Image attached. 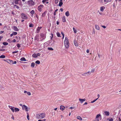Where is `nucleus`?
Segmentation results:
<instances>
[{"instance_id": "nucleus-38", "label": "nucleus", "mask_w": 121, "mask_h": 121, "mask_svg": "<svg viewBox=\"0 0 121 121\" xmlns=\"http://www.w3.org/2000/svg\"><path fill=\"white\" fill-rule=\"evenodd\" d=\"M45 15V12H44L42 14V16L43 17H44Z\"/></svg>"}, {"instance_id": "nucleus-19", "label": "nucleus", "mask_w": 121, "mask_h": 121, "mask_svg": "<svg viewBox=\"0 0 121 121\" xmlns=\"http://www.w3.org/2000/svg\"><path fill=\"white\" fill-rule=\"evenodd\" d=\"M65 15L67 16H69V12L68 11H66L65 13Z\"/></svg>"}, {"instance_id": "nucleus-49", "label": "nucleus", "mask_w": 121, "mask_h": 121, "mask_svg": "<svg viewBox=\"0 0 121 121\" xmlns=\"http://www.w3.org/2000/svg\"><path fill=\"white\" fill-rule=\"evenodd\" d=\"M82 74V75L83 76H87V75H86V73H83V74Z\"/></svg>"}, {"instance_id": "nucleus-6", "label": "nucleus", "mask_w": 121, "mask_h": 121, "mask_svg": "<svg viewBox=\"0 0 121 121\" xmlns=\"http://www.w3.org/2000/svg\"><path fill=\"white\" fill-rule=\"evenodd\" d=\"M22 108L23 109H25L26 111H28L29 110V109L28 107L25 105H23Z\"/></svg>"}, {"instance_id": "nucleus-64", "label": "nucleus", "mask_w": 121, "mask_h": 121, "mask_svg": "<svg viewBox=\"0 0 121 121\" xmlns=\"http://www.w3.org/2000/svg\"><path fill=\"white\" fill-rule=\"evenodd\" d=\"M60 10L62 12L63 11V9L62 8H61L60 9Z\"/></svg>"}, {"instance_id": "nucleus-45", "label": "nucleus", "mask_w": 121, "mask_h": 121, "mask_svg": "<svg viewBox=\"0 0 121 121\" xmlns=\"http://www.w3.org/2000/svg\"><path fill=\"white\" fill-rule=\"evenodd\" d=\"M48 0H43L42 1V2L43 3H44L45 2L48 1Z\"/></svg>"}, {"instance_id": "nucleus-12", "label": "nucleus", "mask_w": 121, "mask_h": 121, "mask_svg": "<svg viewBox=\"0 0 121 121\" xmlns=\"http://www.w3.org/2000/svg\"><path fill=\"white\" fill-rule=\"evenodd\" d=\"M63 4V3L62 2V0H60L59 3V5L60 6V7L62 6Z\"/></svg>"}, {"instance_id": "nucleus-37", "label": "nucleus", "mask_w": 121, "mask_h": 121, "mask_svg": "<svg viewBox=\"0 0 121 121\" xmlns=\"http://www.w3.org/2000/svg\"><path fill=\"white\" fill-rule=\"evenodd\" d=\"M73 30L74 32L75 33H76L77 32L76 30H75L74 27L73 28Z\"/></svg>"}, {"instance_id": "nucleus-51", "label": "nucleus", "mask_w": 121, "mask_h": 121, "mask_svg": "<svg viewBox=\"0 0 121 121\" xmlns=\"http://www.w3.org/2000/svg\"><path fill=\"white\" fill-rule=\"evenodd\" d=\"M59 0H55V3L57 4L58 3Z\"/></svg>"}, {"instance_id": "nucleus-22", "label": "nucleus", "mask_w": 121, "mask_h": 121, "mask_svg": "<svg viewBox=\"0 0 121 121\" xmlns=\"http://www.w3.org/2000/svg\"><path fill=\"white\" fill-rule=\"evenodd\" d=\"M95 28L97 30H99L100 28H99V26L97 25H95Z\"/></svg>"}, {"instance_id": "nucleus-34", "label": "nucleus", "mask_w": 121, "mask_h": 121, "mask_svg": "<svg viewBox=\"0 0 121 121\" xmlns=\"http://www.w3.org/2000/svg\"><path fill=\"white\" fill-rule=\"evenodd\" d=\"M48 49L49 50H53V49L52 48H48Z\"/></svg>"}, {"instance_id": "nucleus-11", "label": "nucleus", "mask_w": 121, "mask_h": 121, "mask_svg": "<svg viewBox=\"0 0 121 121\" xmlns=\"http://www.w3.org/2000/svg\"><path fill=\"white\" fill-rule=\"evenodd\" d=\"M12 28L15 31H18L19 30V29L15 26H13Z\"/></svg>"}, {"instance_id": "nucleus-21", "label": "nucleus", "mask_w": 121, "mask_h": 121, "mask_svg": "<svg viewBox=\"0 0 121 121\" xmlns=\"http://www.w3.org/2000/svg\"><path fill=\"white\" fill-rule=\"evenodd\" d=\"M62 21L63 22H65V16L63 17L62 18Z\"/></svg>"}, {"instance_id": "nucleus-15", "label": "nucleus", "mask_w": 121, "mask_h": 121, "mask_svg": "<svg viewBox=\"0 0 121 121\" xmlns=\"http://www.w3.org/2000/svg\"><path fill=\"white\" fill-rule=\"evenodd\" d=\"M105 115L107 116H108L109 115V112L107 111H105L104 112Z\"/></svg>"}, {"instance_id": "nucleus-14", "label": "nucleus", "mask_w": 121, "mask_h": 121, "mask_svg": "<svg viewBox=\"0 0 121 121\" xmlns=\"http://www.w3.org/2000/svg\"><path fill=\"white\" fill-rule=\"evenodd\" d=\"M41 28L42 27H38L37 29L36 30V32L37 33H38L39 32V31Z\"/></svg>"}, {"instance_id": "nucleus-18", "label": "nucleus", "mask_w": 121, "mask_h": 121, "mask_svg": "<svg viewBox=\"0 0 121 121\" xmlns=\"http://www.w3.org/2000/svg\"><path fill=\"white\" fill-rule=\"evenodd\" d=\"M32 56L34 58H36L37 57L38 55L35 53H34L32 55Z\"/></svg>"}, {"instance_id": "nucleus-60", "label": "nucleus", "mask_w": 121, "mask_h": 121, "mask_svg": "<svg viewBox=\"0 0 121 121\" xmlns=\"http://www.w3.org/2000/svg\"><path fill=\"white\" fill-rule=\"evenodd\" d=\"M11 118H12V119H13V120H14V116H13V115H12V117H11Z\"/></svg>"}, {"instance_id": "nucleus-29", "label": "nucleus", "mask_w": 121, "mask_h": 121, "mask_svg": "<svg viewBox=\"0 0 121 121\" xmlns=\"http://www.w3.org/2000/svg\"><path fill=\"white\" fill-rule=\"evenodd\" d=\"M5 56L4 55H2L0 56V58H5Z\"/></svg>"}, {"instance_id": "nucleus-54", "label": "nucleus", "mask_w": 121, "mask_h": 121, "mask_svg": "<svg viewBox=\"0 0 121 121\" xmlns=\"http://www.w3.org/2000/svg\"><path fill=\"white\" fill-rule=\"evenodd\" d=\"M14 6H16V8H17V9H19V7L18 6H17V5H14Z\"/></svg>"}, {"instance_id": "nucleus-48", "label": "nucleus", "mask_w": 121, "mask_h": 121, "mask_svg": "<svg viewBox=\"0 0 121 121\" xmlns=\"http://www.w3.org/2000/svg\"><path fill=\"white\" fill-rule=\"evenodd\" d=\"M27 94L29 95H30L31 94L29 92H28Z\"/></svg>"}, {"instance_id": "nucleus-39", "label": "nucleus", "mask_w": 121, "mask_h": 121, "mask_svg": "<svg viewBox=\"0 0 121 121\" xmlns=\"http://www.w3.org/2000/svg\"><path fill=\"white\" fill-rule=\"evenodd\" d=\"M98 99V98H97L95 99L93 101L91 102V103H93L95 102Z\"/></svg>"}, {"instance_id": "nucleus-55", "label": "nucleus", "mask_w": 121, "mask_h": 121, "mask_svg": "<svg viewBox=\"0 0 121 121\" xmlns=\"http://www.w3.org/2000/svg\"><path fill=\"white\" fill-rule=\"evenodd\" d=\"M102 26L104 28H106V27L104 26Z\"/></svg>"}, {"instance_id": "nucleus-59", "label": "nucleus", "mask_w": 121, "mask_h": 121, "mask_svg": "<svg viewBox=\"0 0 121 121\" xmlns=\"http://www.w3.org/2000/svg\"><path fill=\"white\" fill-rule=\"evenodd\" d=\"M98 13L100 14V15H101L102 14V13H100L99 12V11H98Z\"/></svg>"}, {"instance_id": "nucleus-36", "label": "nucleus", "mask_w": 121, "mask_h": 121, "mask_svg": "<svg viewBox=\"0 0 121 121\" xmlns=\"http://www.w3.org/2000/svg\"><path fill=\"white\" fill-rule=\"evenodd\" d=\"M56 35H57V36L58 37H60V34L59 32H57L56 33Z\"/></svg>"}, {"instance_id": "nucleus-17", "label": "nucleus", "mask_w": 121, "mask_h": 121, "mask_svg": "<svg viewBox=\"0 0 121 121\" xmlns=\"http://www.w3.org/2000/svg\"><path fill=\"white\" fill-rule=\"evenodd\" d=\"M85 73L86 75H87V76L91 74V71H89Z\"/></svg>"}, {"instance_id": "nucleus-23", "label": "nucleus", "mask_w": 121, "mask_h": 121, "mask_svg": "<svg viewBox=\"0 0 121 121\" xmlns=\"http://www.w3.org/2000/svg\"><path fill=\"white\" fill-rule=\"evenodd\" d=\"M35 65V63L34 62H32L31 63V67L32 68L34 67Z\"/></svg>"}, {"instance_id": "nucleus-5", "label": "nucleus", "mask_w": 121, "mask_h": 121, "mask_svg": "<svg viewBox=\"0 0 121 121\" xmlns=\"http://www.w3.org/2000/svg\"><path fill=\"white\" fill-rule=\"evenodd\" d=\"M43 5H40L38 6V10L40 12H41L42 10V8L43 7Z\"/></svg>"}, {"instance_id": "nucleus-10", "label": "nucleus", "mask_w": 121, "mask_h": 121, "mask_svg": "<svg viewBox=\"0 0 121 121\" xmlns=\"http://www.w3.org/2000/svg\"><path fill=\"white\" fill-rule=\"evenodd\" d=\"M9 108H10L11 110L12 111V112H14V108H15L14 107H12L9 105Z\"/></svg>"}, {"instance_id": "nucleus-50", "label": "nucleus", "mask_w": 121, "mask_h": 121, "mask_svg": "<svg viewBox=\"0 0 121 121\" xmlns=\"http://www.w3.org/2000/svg\"><path fill=\"white\" fill-rule=\"evenodd\" d=\"M17 47L19 48L20 47V44H17Z\"/></svg>"}, {"instance_id": "nucleus-53", "label": "nucleus", "mask_w": 121, "mask_h": 121, "mask_svg": "<svg viewBox=\"0 0 121 121\" xmlns=\"http://www.w3.org/2000/svg\"><path fill=\"white\" fill-rule=\"evenodd\" d=\"M99 120L97 118H95V120L94 121H99Z\"/></svg>"}, {"instance_id": "nucleus-2", "label": "nucleus", "mask_w": 121, "mask_h": 121, "mask_svg": "<svg viewBox=\"0 0 121 121\" xmlns=\"http://www.w3.org/2000/svg\"><path fill=\"white\" fill-rule=\"evenodd\" d=\"M65 45V47L67 48H69V43L68 39L65 37L64 41Z\"/></svg>"}, {"instance_id": "nucleus-33", "label": "nucleus", "mask_w": 121, "mask_h": 121, "mask_svg": "<svg viewBox=\"0 0 121 121\" xmlns=\"http://www.w3.org/2000/svg\"><path fill=\"white\" fill-rule=\"evenodd\" d=\"M3 44L4 45H7L8 44V43L5 42H4L3 43Z\"/></svg>"}, {"instance_id": "nucleus-35", "label": "nucleus", "mask_w": 121, "mask_h": 121, "mask_svg": "<svg viewBox=\"0 0 121 121\" xmlns=\"http://www.w3.org/2000/svg\"><path fill=\"white\" fill-rule=\"evenodd\" d=\"M100 116H101V115H100V114H98L97 115L95 118H97V119H98V117H99Z\"/></svg>"}, {"instance_id": "nucleus-16", "label": "nucleus", "mask_w": 121, "mask_h": 121, "mask_svg": "<svg viewBox=\"0 0 121 121\" xmlns=\"http://www.w3.org/2000/svg\"><path fill=\"white\" fill-rule=\"evenodd\" d=\"M65 108V107L62 105H61L60 106V109L62 111H63L64 110Z\"/></svg>"}, {"instance_id": "nucleus-20", "label": "nucleus", "mask_w": 121, "mask_h": 121, "mask_svg": "<svg viewBox=\"0 0 121 121\" xmlns=\"http://www.w3.org/2000/svg\"><path fill=\"white\" fill-rule=\"evenodd\" d=\"M20 60L21 61H25L26 60L25 58H24V57H23L21 58L20 59Z\"/></svg>"}, {"instance_id": "nucleus-42", "label": "nucleus", "mask_w": 121, "mask_h": 121, "mask_svg": "<svg viewBox=\"0 0 121 121\" xmlns=\"http://www.w3.org/2000/svg\"><path fill=\"white\" fill-rule=\"evenodd\" d=\"M46 120V119H44L43 120H39L38 121H45Z\"/></svg>"}, {"instance_id": "nucleus-57", "label": "nucleus", "mask_w": 121, "mask_h": 121, "mask_svg": "<svg viewBox=\"0 0 121 121\" xmlns=\"http://www.w3.org/2000/svg\"><path fill=\"white\" fill-rule=\"evenodd\" d=\"M113 119L112 118H111L109 120V121H113Z\"/></svg>"}, {"instance_id": "nucleus-9", "label": "nucleus", "mask_w": 121, "mask_h": 121, "mask_svg": "<svg viewBox=\"0 0 121 121\" xmlns=\"http://www.w3.org/2000/svg\"><path fill=\"white\" fill-rule=\"evenodd\" d=\"M79 100L82 104V103L84 101H85L86 100V99H81L80 98L79 99Z\"/></svg>"}, {"instance_id": "nucleus-63", "label": "nucleus", "mask_w": 121, "mask_h": 121, "mask_svg": "<svg viewBox=\"0 0 121 121\" xmlns=\"http://www.w3.org/2000/svg\"><path fill=\"white\" fill-rule=\"evenodd\" d=\"M74 108L73 107H71L69 108L71 109H74Z\"/></svg>"}, {"instance_id": "nucleus-8", "label": "nucleus", "mask_w": 121, "mask_h": 121, "mask_svg": "<svg viewBox=\"0 0 121 121\" xmlns=\"http://www.w3.org/2000/svg\"><path fill=\"white\" fill-rule=\"evenodd\" d=\"M78 40H76V39H74V44L76 46H78Z\"/></svg>"}, {"instance_id": "nucleus-1", "label": "nucleus", "mask_w": 121, "mask_h": 121, "mask_svg": "<svg viewBox=\"0 0 121 121\" xmlns=\"http://www.w3.org/2000/svg\"><path fill=\"white\" fill-rule=\"evenodd\" d=\"M45 114L44 113H42L36 114V117L38 119H43L45 117Z\"/></svg>"}, {"instance_id": "nucleus-40", "label": "nucleus", "mask_w": 121, "mask_h": 121, "mask_svg": "<svg viewBox=\"0 0 121 121\" xmlns=\"http://www.w3.org/2000/svg\"><path fill=\"white\" fill-rule=\"evenodd\" d=\"M33 25L32 24H30L29 25V27H32L33 26Z\"/></svg>"}, {"instance_id": "nucleus-3", "label": "nucleus", "mask_w": 121, "mask_h": 121, "mask_svg": "<svg viewBox=\"0 0 121 121\" xmlns=\"http://www.w3.org/2000/svg\"><path fill=\"white\" fill-rule=\"evenodd\" d=\"M21 18L25 19H27L28 17L27 15L24 13H22L21 14Z\"/></svg>"}, {"instance_id": "nucleus-46", "label": "nucleus", "mask_w": 121, "mask_h": 121, "mask_svg": "<svg viewBox=\"0 0 121 121\" xmlns=\"http://www.w3.org/2000/svg\"><path fill=\"white\" fill-rule=\"evenodd\" d=\"M17 63V62L16 61H14L13 62V63H12V64H16Z\"/></svg>"}, {"instance_id": "nucleus-28", "label": "nucleus", "mask_w": 121, "mask_h": 121, "mask_svg": "<svg viewBox=\"0 0 121 121\" xmlns=\"http://www.w3.org/2000/svg\"><path fill=\"white\" fill-rule=\"evenodd\" d=\"M77 118L81 121L82 120V119L80 116H78L77 117Z\"/></svg>"}, {"instance_id": "nucleus-44", "label": "nucleus", "mask_w": 121, "mask_h": 121, "mask_svg": "<svg viewBox=\"0 0 121 121\" xmlns=\"http://www.w3.org/2000/svg\"><path fill=\"white\" fill-rule=\"evenodd\" d=\"M13 33V35H16L17 34V32H14Z\"/></svg>"}, {"instance_id": "nucleus-7", "label": "nucleus", "mask_w": 121, "mask_h": 121, "mask_svg": "<svg viewBox=\"0 0 121 121\" xmlns=\"http://www.w3.org/2000/svg\"><path fill=\"white\" fill-rule=\"evenodd\" d=\"M4 60L11 65L12 64V63H13V60H12L9 59H7L5 60Z\"/></svg>"}, {"instance_id": "nucleus-4", "label": "nucleus", "mask_w": 121, "mask_h": 121, "mask_svg": "<svg viewBox=\"0 0 121 121\" xmlns=\"http://www.w3.org/2000/svg\"><path fill=\"white\" fill-rule=\"evenodd\" d=\"M28 3L30 5H32L35 4V2L32 0H29L28 1Z\"/></svg>"}, {"instance_id": "nucleus-27", "label": "nucleus", "mask_w": 121, "mask_h": 121, "mask_svg": "<svg viewBox=\"0 0 121 121\" xmlns=\"http://www.w3.org/2000/svg\"><path fill=\"white\" fill-rule=\"evenodd\" d=\"M21 1V0H14V3L16 4L18 3V1Z\"/></svg>"}, {"instance_id": "nucleus-56", "label": "nucleus", "mask_w": 121, "mask_h": 121, "mask_svg": "<svg viewBox=\"0 0 121 121\" xmlns=\"http://www.w3.org/2000/svg\"><path fill=\"white\" fill-rule=\"evenodd\" d=\"M86 52L87 53H88L89 52V50L88 49L86 50Z\"/></svg>"}, {"instance_id": "nucleus-25", "label": "nucleus", "mask_w": 121, "mask_h": 121, "mask_svg": "<svg viewBox=\"0 0 121 121\" xmlns=\"http://www.w3.org/2000/svg\"><path fill=\"white\" fill-rule=\"evenodd\" d=\"M30 13L32 14V16H31L32 17H33V14L34 13H35V11H34L33 10H32V11H31L30 12Z\"/></svg>"}, {"instance_id": "nucleus-47", "label": "nucleus", "mask_w": 121, "mask_h": 121, "mask_svg": "<svg viewBox=\"0 0 121 121\" xmlns=\"http://www.w3.org/2000/svg\"><path fill=\"white\" fill-rule=\"evenodd\" d=\"M41 36L43 37H44V38H45V37H46V36H45V35L44 34H42L41 35Z\"/></svg>"}, {"instance_id": "nucleus-61", "label": "nucleus", "mask_w": 121, "mask_h": 121, "mask_svg": "<svg viewBox=\"0 0 121 121\" xmlns=\"http://www.w3.org/2000/svg\"><path fill=\"white\" fill-rule=\"evenodd\" d=\"M13 42H14H14H16V40H15V39H14L13 40Z\"/></svg>"}, {"instance_id": "nucleus-24", "label": "nucleus", "mask_w": 121, "mask_h": 121, "mask_svg": "<svg viewBox=\"0 0 121 121\" xmlns=\"http://www.w3.org/2000/svg\"><path fill=\"white\" fill-rule=\"evenodd\" d=\"M14 111L15 112H18L19 111V109L17 108H15Z\"/></svg>"}, {"instance_id": "nucleus-43", "label": "nucleus", "mask_w": 121, "mask_h": 121, "mask_svg": "<svg viewBox=\"0 0 121 121\" xmlns=\"http://www.w3.org/2000/svg\"><path fill=\"white\" fill-rule=\"evenodd\" d=\"M95 70V69H92L91 71V73L92 72L93 73L94 72Z\"/></svg>"}, {"instance_id": "nucleus-58", "label": "nucleus", "mask_w": 121, "mask_h": 121, "mask_svg": "<svg viewBox=\"0 0 121 121\" xmlns=\"http://www.w3.org/2000/svg\"><path fill=\"white\" fill-rule=\"evenodd\" d=\"M4 32V31H0V34H1Z\"/></svg>"}, {"instance_id": "nucleus-52", "label": "nucleus", "mask_w": 121, "mask_h": 121, "mask_svg": "<svg viewBox=\"0 0 121 121\" xmlns=\"http://www.w3.org/2000/svg\"><path fill=\"white\" fill-rule=\"evenodd\" d=\"M18 52V51H14V52H12V53L13 54H14V53H17Z\"/></svg>"}, {"instance_id": "nucleus-31", "label": "nucleus", "mask_w": 121, "mask_h": 121, "mask_svg": "<svg viewBox=\"0 0 121 121\" xmlns=\"http://www.w3.org/2000/svg\"><path fill=\"white\" fill-rule=\"evenodd\" d=\"M103 0H99V2L101 4L104 3Z\"/></svg>"}, {"instance_id": "nucleus-32", "label": "nucleus", "mask_w": 121, "mask_h": 121, "mask_svg": "<svg viewBox=\"0 0 121 121\" xmlns=\"http://www.w3.org/2000/svg\"><path fill=\"white\" fill-rule=\"evenodd\" d=\"M27 118L28 120H29L30 119L29 115L28 113H27Z\"/></svg>"}, {"instance_id": "nucleus-62", "label": "nucleus", "mask_w": 121, "mask_h": 121, "mask_svg": "<svg viewBox=\"0 0 121 121\" xmlns=\"http://www.w3.org/2000/svg\"><path fill=\"white\" fill-rule=\"evenodd\" d=\"M4 49H0V51H4Z\"/></svg>"}, {"instance_id": "nucleus-30", "label": "nucleus", "mask_w": 121, "mask_h": 121, "mask_svg": "<svg viewBox=\"0 0 121 121\" xmlns=\"http://www.w3.org/2000/svg\"><path fill=\"white\" fill-rule=\"evenodd\" d=\"M35 63L36 64H40V61H39L38 60H37L36 61H35Z\"/></svg>"}, {"instance_id": "nucleus-13", "label": "nucleus", "mask_w": 121, "mask_h": 121, "mask_svg": "<svg viewBox=\"0 0 121 121\" xmlns=\"http://www.w3.org/2000/svg\"><path fill=\"white\" fill-rule=\"evenodd\" d=\"M105 7L104 6H103L101 7H100V10L101 11L103 12L104 10V9H105Z\"/></svg>"}, {"instance_id": "nucleus-41", "label": "nucleus", "mask_w": 121, "mask_h": 121, "mask_svg": "<svg viewBox=\"0 0 121 121\" xmlns=\"http://www.w3.org/2000/svg\"><path fill=\"white\" fill-rule=\"evenodd\" d=\"M51 36H50V37H51V39H52L53 37V34L52 33L51 34Z\"/></svg>"}, {"instance_id": "nucleus-26", "label": "nucleus", "mask_w": 121, "mask_h": 121, "mask_svg": "<svg viewBox=\"0 0 121 121\" xmlns=\"http://www.w3.org/2000/svg\"><path fill=\"white\" fill-rule=\"evenodd\" d=\"M104 2H111L112 0H104Z\"/></svg>"}]
</instances>
